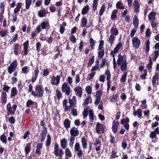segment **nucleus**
Wrapping results in <instances>:
<instances>
[{
	"label": "nucleus",
	"mask_w": 159,
	"mask_h": 159,
	"mask_svg": "<svg viewBox=\"0 0 159 159\" xmlns=\"http://www.w3.org/2000/svg\"><path fill=\"white\" fill-rule=\"evenodd\" d=\"M127 57L125 55H122L119 54L118 55L117 60V64L120 66V70L122 71H125L127 70Z\"/></svg>",
	"instance_id": "nucleus-1"
},
{
	"label": "nucleus",
	"mask_w": 159,
	"mask_h": 159,
	"mask_svg": "<svg viewBox=\"0 0 159 159\" xmlns=\"http://www.w3.org/2000/svg\"><path fill=\"white\" fill-rule=\"evenodd\" d=\"M53 153L56 157H61L64 154L62 150L59 148L58 144L57 143H55L54 145V151Z\"/></svg>",
	"instance_id": "nucleus-2"
},
{
	"label": "nucleus",
	"mask_w": 159,
	"mask_h": 159,
	"mask_svg": "<svg viewBox=\"0 0 159 159\" xmlns=\"http://www.w3.org/2000/svg\"><path fill=\"white\" fill-rule=\"evenodd\" d=\"M159 134V127H157L153 131H151L150 134V137L152 139V142L156 143L157 142V134Z\"/></svg>",
	"instance_id": "nucleus-3"
},
{
	"label": "nucleus",
	"mask_w": 159,
	"mask_h": 159,
	"mask_svg": "<svg viewBox=\"0 0 159 159\" xmlns=\"http://www.w3.org/2000/svg\"><path fill=\"white\" fill-rule=\"evenodd\" d=\"M61 90L63 93H65V94L68 96H69L72 92L70 86L66 83H65L62 84Z\"/></svg>",
	"instance_id": "nucleus-4"
},
{
	"label": "nucleus",
	"mask_w": 159,
	"mask_h": 159,
	"mask_svg": "<svg viewBox=\"0 0 159 159\" xmlns=\"http://www.w3.org/2000/svg\"><path fill=\"white\" fill-rule=\"evenodd\" d=\"M74 149L75 151L76 152V154L79 157V158L81 159L83 154V152L82 149H80V145L79 142H77L75 144Z\"/></svg>",
	"instance_id": "nucleus-5"
},
{
	"label": "nucleus",
	"mask_w": 159,
	"mask_h": 159,
	"mask_svg": "<svg viewBox=\"0 0 159 159\" xmlns=\"http://www.w3.org/2000/svg\"><path fill=\"white\" fill-rule=\"evenodd\" d=\"M17 66V62L16 60H14L11 64L10 66L7 68L9 73L11 74L16 69Z\"/></svg>",
	"instance_id": "nucleus-6"
},
{
	"label": "nucleus",
	"mask_w": 159,
	"mask_h": 159,
	"mask_svg": "<svg viewBox=\"0 0 159 159\" xmlns=\"http://www.w3.org/2000/svg\"><path fill=\"white\" fill-rule=\"evenodd\" d=\"M60 76L59 75H57L56 76H52L51 78V84L52 85L57 86L60 83Z\"/></svg>",
	"instance_id": "nucleus-7"
},
{
	"label": "nucleus",
	"mask_w": 159,
	"mask_h": 159,
	"mask_svg": "<svg viewBox=\"0 0 159 159\" xmlns=\"http://www.w3.org/2000/svg\"><path fill=\"white\" fill-rule=\"evenodd\" d=\"M17 108V105H14L11 107L10 103H8L7 105V108L8 113L9 114H14Z\"/></svg>",
	"instance_id": "nucleus-8"
},
{
	"label": "nucleus",
	"mask_w": 159,
	"mask_h": 159,
	"mask_svg": "<svg viewBox=\"0 0 159 159\" xmlns=\"http://www.w3.org/2000/svg\"><path fill=\"white\" fill-rule=\"evenodd\" d=\"M133 46L135 48H139L141 43V41L137 37H135L132 39Z\"/></svg>",
	"instance_id": "nucleus-9"
},
{
	"label": "nucleus",
	"mask_w": 159,
	"mask_h": 159,
	"mask_svg": "<svg viewBox=\"0 0 159 159\" xmlns=\"http://www.w3.org/2000/svg\"><path fill=\"white\" fill-rule=\"evenodd\" d=\"M35 90L37 92L38 97L41 98L43 97L44 93V91L41 85H37L35 88Z\"/></svg>",
	"instance_id": "nucleus-10"
},
{
	"label": "nucleus",
	"mask_w": 159,
	"mask_h": 159,
	"mask_svg": "<svg viewBox=\"0 0 159 159\" xmlns=\"http://www.w3.org/2000/svg\"><path fill=\"white\" fill-rule=\"evenodd\" d=\"M103 125L101 124L99 122H98L96 125L95 129L96 132L99 134L100 132L103 133L104 128L103 127Z\"/></svg>",
	"instance_id": "nucleus-11"
},
{
	"label": "nucleus",
	"mask_w": 159,
	"mask_h": 159,
	"mask_svg": "<svg viewBox=\"0 0 159 159\" xmlns=\"http://www.w3.org/2000/svg\"><path fill=\"white\" fill-rule=\"evenodd\" d=\"M74 91L75 94L80 97H81L82 96L83 91L82 87L80 86L76 87L74 89Z\"/></svg>",
	"instance_id": "nucleus-12"
},
{
	"label": "nucleus",
	"mask_w": 159,
	"mask_h": 159,
	"mask_svg": "<svg viewBox=\"0 0 159 159\" xmlns=\"http://www.w3.org/2000/svg\"><path fill=\"white\" fill-rule=\"evenodd\" d=\"M105 74L107 76L106 80L107 81V87H111V81L110 80L111 75L109 70L107 69L105 72Z\"/></svg>",
	"instance_id": "nucleus-13"
},
{
	"label": "nucleus",
	"mask_w": 159,
	"mask_h": 159,
	"mask_svg": "<svg viewBox=\"0 0 159 159\" xmlns=\"http://www.w3.org/2000/svg\"><path fill=\"white\" fill-rule=\"evenodd\" d=\"M38 27L40 28L41 32L42 29L44 30L47 28H49V23L48 21L43 22L37 26Z\"/></svg>",
	"instance_id": "nucleus-14"
},
{
	"label": "nucleus",
	"mask_w": 159,
	"mask_h": 159,
	"mask_svg": "<svg viewBox=\"0 0 159 159\" xmlns=\"http://www.w3.org/2000/svg\"><path fill=\"white\" fill-rule=\"evenodd\" d=\"M70 134L71 136H73L74 138L78 136L79 134V132L78 129L75 127L71 128L70 130Z\"/></svg>",
	"instance_id": "nucleus-15"
},
{
	"label": "nucleus",
	"mask_w": 159,
	"mask_h": 159,
	"mask_svg": "<svg viewBox=\"0 0 159 159\" xmlns=\"http://www.w3.org/2000/svg\"><path fill=\"white\" fill-rule=\"evenodd\" d=\"M133 115L135 116H137L139 118H141L142 116V111L141 109H138L135 110V108L133 112Z\"/></svg>",
	"instance_id": "nucleus-16"
},
{
	"label": "nucleus",
	"mask_w": 159,
	"mask_h": 159,
	"mask_svg": "<svg viewBox=\"0 0 159 159\" xmlns=\"http://www.w3.org/2000/svg\"><path fill=\"white\" fill-rule=\"evenodd\" d=\"M0 99L1 103L4 104H5L6 103L7 100V96L6 92L3 91L2 92Z\"/></svg>",
	"instance_id": "nucleus-17"
},
{
	"label": "nucleus",
	"mask_w": 159,
	"mask_h": 159,
	"mask_svg": "<svg viewBox=\"0 0 159 159\" xmlns=\"http://www.w3.org/2000/svg\"><path fill=\"white\" fill-rule=\"evenodd\" d=\"M112 129L113 132L116 134L117 131V129L119 125V122L118 121L116 122L113 121L112 122Z\"/></svg>",
	"instance_id": "nucleus-18"
},
{
	"label": "nucleus",
	"mask_w": 159,
	"mask_h": 159,
	"mask_svg": "<svg viewBox=\"0 0 159 159\" xmlns=\"http://www.w3.org/2000/svg\"><path fill=\"white\" fill-rule=\"evenodd\" d=\"M122 46V43L119 42L114 48L113 50L112 51L114 53H117L119 52V50L121 49Z\"/></svg>",
	"instance_id": "nucleus-19"
},
{
	"label": "nucleus",
	"mask_w": 159,
	"mask_h": 159,
	"mask_svg": "<svg viewBox=\"0 0 159 159\" xmlns=\"http://www.w3.org/2000/svg\"><path fill=\"white\" fill-rule=\"evenodd\" d=\"M39 71L37 68H36V69L34 70V74L33 75L31 80V82L32 83H33L35 82L36 80L39 75Z\"/></svg>",
	"instance_id": "nucleus-20"
},
{
	"label": "nucleus",
	"mask_w": 159,
	"mask_h": 159,
	"mask_svg": "<svg viewBox=\"0 0 159 159\" xmlns=\"http://www.w3.org/2000/svg\"><path fill=\"white\" fill-rule=\"evenodd\" d=\"M139 20L138 17L136 15H135L134 16L133 21V25L134 26V28L137 29L138 28L139 24Z\"/></svg>",
	"instance_id": "nucleus-21"
},
{
	"label": "nucleus",
	"mask_w": 159,
	"mask_h": 159,
	"mask_svg": "<svg viewBox=\"0 0 159 159\" xmlns=\"http://www.w3.org/2000/svg\"><path fill=\"white\" fill-rule=\"evenodd\" d=\"M29 41L27 40L23 43L24 55H27L28 52V49L29 47Z\"/></svg>",
	"instance_id": "nucleus-22"
},
{
	"label": "nucleus",
	"mask_w": 159,
	"mask_h": 159,
	"mask_svg": "<svg viewBox=\"0 0 159 159\" xmlns=\"http://www.w3.org/2000/svg\"><path fill=\"white\" fill-rule=\"evenodd\" d=\"M67 140L64 138L60 140V144L61 148L63 149H65L67 146Z\"/></svg>",
	"instance_id": "nucleus-23"
},
{
	"label": "nucleus",
	"mask_w": 159,
	"mask_h": 159,
	"mask_svg": "<svg viewBox=\"0 0 159 159\" xmlns=\"http://www.w3.org/2000/svg\"><path fill=\"white\" fill-rule=\"evenodd\" d=\"M76 98L74 96L73 97L72 99H70L69 100V103L70 106L75 107V106L76 104Z\"/></svg>",
	"instance_id": "nucleus-24"
},
{
	"label": "nucleus",
	"mask_w": 159,
	"mask_h": 159,
	"mask_svg": "<svg viewBox=\"0 0 159 159\" xmlns=\"http://www.w3.org/2000/svg\"><path fill=\"white\" fill-rule=\"evenodd\" d=\"M81 142L83 149H86L87 146V141L86 139L84 137H82L81 139Z\"/></svg>",
	"instance_id": "nucleus-25"
},
{
	"label": "nucleus",
	"mask_w": 159,
	"mask_h": 159,
	"mask_svg": "<svg viewBox=\"0 0 159 159\" xmlns=\"http://www.w3.org/2000/svg\"><path fill=\"white\" fill-rule=\"evenodd\" d=\"M47 13V11H46L44 9H42L39 11L38 14L39 17L42 18L45 17V15Z\"/></svg>",
	"instance_id": "nucleus-26"
},
{
	"label": "nucleus",
	"mask_w": 159,
	"mask_h": 159,
	"mask_svg": "<svg viewBox=\"0 0 159 159\" xmlns=\"http://www.w3.org/2000/svg\"><path fill=\"white\" fill-rule=\"evenodd\" d=\"M156 13L154 11H152L148 15V19L149 20L154 21L155 20V16Z\"/></svg>",
	"instance_id": "nucleus-27"
},
{
	"label": "nucleus",
	"mask_w": 159,
	"mask_h": 159,
	"mask_svg": "<svg viewBox=\"0 0 159 159\" xmlns=\"http://www.w3.org/2000/svg\"><path fill=\"white\" fill-rule=\"evenodd\" d=\"M17 93L18 91L16 88L14 87L12 88L11 90V98H12L15 97L17 94Z\"/></svg>",
	"instance_id": "nucleus-28"
},
{
	"label": "nucleus",
	"mask_w": 159,
	"mask_h": 159,
	"mask_svg": "<svg viewBox=\"0 0 159 159\" xmlns=\"http://www.w3.org/2000/svg\"><path fill=\"white\" fill-rule=\"evenodd\" d=\"M31 143H28L26 144V146L25 148V151L26 154L29 153L31 150Z\"/></svg>",
	"instance_id": "nucleus-29"
},
{
	"label": "nucleus",
	"mask_w": 159,
	"mask_h": 159,
	"mask_svg": "<svg viewBox=\"0 0 159 159\" xmlns=\"http://www.w3.org/2000/svg\"><path fill=\"white\" fill-rule=\"evenodd\" d=\"M75 139V138L74 136H70L68 140L69 141V146L71 148H72L73 147Z\"/></svg>",
	"instance_id": "nucleus-30"
},
{
	"label": "nucleus",
	"mask_w": 159,
	"mask_h": 159,
	"mask_svg": "<svg viewBox=\"0 0 159 159\" xmlns=\"http://www.w3.org/2000/svg\"><path fill=\"white\" fill-rule=\"evenodd\" d=\"M22 3L21 2H18L16 5V8L14 10V13L16 14L19 11L21 7Z\"/></svg>",
	"instance_id": "nucleus-31"
},
{
	"label": "nucleus",
	"mask_w": 159,
	"mask_h": 159,
	"mask_svg": "<svg viewBox=\"0 0 159 159\" xmlns=\"http://www.w3.org/2000/svg\"><path fill=\"white\" fill-rule=\"evenodd\" d=\"M134 7L135 12H138L139 10V5L138 2L135 0L134 2Z\"/></svg>",
	"instance_id": "nucleus-32"
},
{
	"label": "nucleus",
	"mask_w": 159,
	"mask_h": 159,
	"mask_svg": "<svg viewBox=\"0 0 159 159\" xmlns=\"http://www.w3.org/2000/svg\"><path fill=\"white\" fill-rule=\"evenodd\" d=\"M70 121L68 119H66L64 122V125L66 129H69L70 126Z\"/></svg>",
	"instance_id": "nucleus-33"
},
{
	"label": "nucleus",
	"mask_w": 159,
	"mask_h": 159,
	"mask_svg": "<svg viewBox=\"0 0 159 159\" xmlns=\"http://www.w3.org/2000/svg\"><path fill=\"white\" fill-rule=\"evenodd\" d=\"M111 34H113L114 35H117L119 33L118 29L116 28H112L110 29Z\"/></svg>",
	"instance_id": "nucleus-34"
},
{
	"label": "nucleus",
	"mask_w": 159,
	"mask_h": 159,
	"mask_svg": "<svg viewBox=\"0 0 159 159\" xmlns=\"http://www.w3.org/2000/svg\"><path fill=\"white\" fill-rule=\"evenodd\" d=\"M30 68L28 66H25L21 69V72L24 74L28 73L30 71Z\"/></svg>",
	"instance_id": "nucleus-35"
},
{
	"label": "nucleus",
	"mask_w": 159,
	"mask_h": 159,
	"mask_svg": "<svg viewBox=\"0 0 159 159\" xmlns=\"http://www.w3.org/2000/svg\"><path fill=\"white\" fill-rule=\"evenodd\" d=\"M123 71L124 72V73L120 79V81L121 82H125L128 73V72L126 70Z\"/></svg>",
	"instance_id": "nucleus-36"
},
{
	"label": "nucleus",
	"mask_w": 159,
	"mask_h": 159,
	"mask_svg": "<svg viewBox=\"0 0 159 159\" xmlns=\"http://www.w3.org/2000/svg\"><path fill=\"white\" fill-rule=\"evenodd\" d=\"M89 10V7L88 5H86L82 10V14L84 15L87 14Z\"/></svg>",
	"instance_id": "nucleus-37"
},
{
	"label": "nucleus",
	"mask_w": 159,
	"mask_h": 159,
	"mask_svg": "<svg viewBox=\"0 0 159 159\" xmlns=\"http://www.w3.org/2000/svg\"><path fill=\"white\" fill-rule=\"evenodd\" d=\"M18 37V34H14L11 39L9 40V42L10 44H12L13 43L15 42L17 39Z\"/></svg>",
	"instance_id": "nucleus-38"
},
{
	"label": "nucleus",
	"mask_w": 159,
	"mask_h": 159,
	"mask_svg": "<svg viewBox=\"0 0 159 159\" xmlns=\"http://www.w3.org/2000/svg\"><path fill=\"white\" fill-rule=\"evenodd\" d=\"M67 25L66 23L65 22H63L62 24L60 25V32L61 34L64 33L65 31V27Z\"/></svg>",
	"instance_id": "nucleus-39"
},
{
	"label": "nucleus",
	"mask_w": 159,
	"mask_h": 159,
	"mask_svg": "<svg viewBox=\"0 0 159 159\" xmlns=\"http://www.w3.org/2000/svg\"><path fill=\"white\" fill-rule=\"evenodd\" d=\"M89 116L91 120L90 121L91 122H93L95 119V116H94V114L93 113V111L92 109H90L89 110Z\"/></svg>",
	"instance_id": "nucleus-40"
},
{
	"label": "nucleus",
	"mask_w": 159,
	"mask_h": 159,
	"mask_svg": "<svg viewBox=\"0 0 159 159\" xmlns=\"http://www.w3.org/2000/svg\"><path fill=\"white\" fill-rule=\"evenodd\" d=\"M115 39V37L113 34H111L109 39L108 42L111 45L114 43V41Z\"/></svg>",
	"instance_id": "nucleus-41"
},
{
	"label": "nucleus",
	"mask_w": 159,
	"mask_h": 159,
	"mask_svg": "<svg viewBox=\"0 0 159 159\" xmlns=\"http://www.w3.org/2000/svg\"><path fill=\"white\" fill-rule=\"evenodd\" d=\"M40 32V30L39 27H37L35 29V31H34L31 34V36L32 37H34L38 33Z\"/></svg>",
	"instance_id": "nucleus-42"
},
{
	"label": "nucleus",
	"mask_w": 159,
	"mask_h": 159,
	"mask_svg": "<svg viewBox=\"0 0 159 159\" xmlns=\"http://www.w3.org/2000/svg\"><path fill=\"white\" fill-rule=\"evenodd\" d=\"M66 157H71L72 156V154L69 148L66 149L65 152Z\"/></svg>",
	"instance_id": "nucleus-43"
},
{
	"label": "nucleus",
	"mask_w": 159,
	"mask_h": 159,
	"mask_svg": "<svg viewBox=\"0 0 159 159\" xmlns=\"http://www.w3.org/2000/svg\"><path fill=\"white\" fill-rule=\"evenodd\" d=\"M94 56H92L89 59V62L87 64V67H90L93 64L94 61Z\"/></svg>",
	"instance_id": "nucleus-44"
},
{
	"label": "nucleus",
	"mask_w": 159,
	"mask_h": 159,
	"mask_svg": "<svg viewBox=\"0 0 159 159\" xmlns=\"http://www.w3.org/2000/svg\"><path fill=\"white\" fill-rule=\"evenodd\" d=\"M101 138V137L100 136H99L98 138L97 139L95 140V142L94 145L97 146H101V142L100 140V139Z\"/></svg>",
	"instance_id": "nucleus-45"
},
{
	"label": "nucleus",
	"mask_w": 159,
	"mask_h": 159,
	"mask_svg": "<svg viewBox=\"0 0 159 159\" xmlns=\"http://www.w3.org/2000/svg\"><path fill=\"white\" fill-rule=\"evenodd\" d=\"M119 155H118L117 153L114 151H111V155L110 157V159L112 158H116L118 157Z\"/></svg>",
	"instance_id": "nucleus-46"
},
{
	"label": "nucleus",
	"mask_w": 159,
	"mask_h": 159,
	"mask_svg": "<svg viewBox=\"0 0 159 159\" xmlns=\"http://www.w3.org/2000/svg\"><path fill=\"white\" fill-rule=\"evenodd\" d=\"M81 23L82 24V26L83 27H85L87 25V19L85 17H83L81 20Z\"/></svg>",
	"instance_id": "nucleus-47"
},
{
	"label": "nucleus",
	"mask_w": 159,
	"mask_h": 159,
	"mask_svg": "<svg viewBox=\"0 0 159 159\" xmlns=\"http://www.w3.org/2000/svg\"><path fill=\"white\" fill-rule=\"evenodd\" d=\"M51 142V137L49 134L47 135V139L46 140V146H49L50 145Z\"/></svg>",
	"instance_id": "nucleus-48"
},
{
	"label": "nucleus",
	"mask_w": 159,
	"mask_h": 159,
	"mask_svg": "<svg viewBox=\"0 0 159 159\" xmlns=\"http://www.w3.org/2000/svg\"><path fill=\"white\" fill-rule=\"evenodd\" d=\"M150 42L149 40H147L145 42V51L146 52H148L150 50Z\"/></svg>",
	"instance_id": "nucleus-49"
},
{
	"label": "nucleus",
	"mask_w": 159,
	"mask_h": 159,
	"mask_svg": "<svg viewBox=\"0 0 159 159\" xmlns=\"http://www.w3.org/2000/svg\"><path fill=\"white\" fill-rule=\"evenodd\" d=\"M158 51H155L154 52L153 57L152 59L154 61H156L158 55H159Z\"/></svg>",
	"instance_id": "nucleus-50"
},
{
	"label": "nucleus",
	"mask_w": 159,
	"mask_h": 159,
	"mask_svg": "<svg viewBox=\"0 0 159 159\" xmlns=\"http://www.w3.org/2000/svg\"><path fill=\"white\" fill-rule=\"evenodd\" d=\"M25 7L27 10L29 8L32 3V0H25Z\"/></svg>",
	"instance_id": "nucleus-51"
},
{
	"label": "nucleus",
	"mask_w": 159,
	"mask_h": 159,
	"mask_svg": "<svg viewBox=\"0 0 159 159\" xmlns=\"http://www.w3.org/2000/svg\"><path fill=\"white\" fill-rule=\"evenodd\" d=\"M118 11L116 10H114L113 11L111 16V18L112 19H114L117 17V14Z\"/></svg>",
	"instance_id": "nucleus-52"
},
{
	"label": "nucleus",
	"mask_w": 159,
	"mask_h": 159,
	"mask_svg": "<svg viewBox=\"0 0 159 159\" xmlns=\"http://www.w3.org/2000/svg\"><path fill=\"white\" fill-rule=\"evenodd\" d=\"M116 6L117 8L121 9H125L124 7L123 6V3L120 2H118L116 4Z\"/></svg>",
	"instance_id": "nucleus-53"
},
{
	"label": "nucleus",
	"mask_w": 159,
	"mask_h": 159,
	"mask_svg": "<svg viewBox=\"0 0 159 159\" xmlns=\"http://www.w3.org/2000/svg\"><path fill=\"white\" fill-rule=\"evenodd\" d=\"M142 104L141 105V107L142 109H146L147 107V105L146 104L147 101L145 99L141 101Z\"/></svg>",
	"instance_id": "nucleus-54"
},
{
	"label": "nucleus",
	"mask_w": 159,
	"mask_h": 159,
	"mask_svg": "<svg viewBox=\"0 0 159 159\" xmlns=\"http://www.w3.org/2000/svg\"><path fill=\"white\" fill-rule=\"evenodd\" d=\"M150 111L149 109H147L144 111L143 114L145 117H147V119H149L150 115Z\"/></svg>",
	"instance_id": "nucleus-55"
},
{
	"label": "nucleus",
	"mask_w": 159,
	"mask_h": 159,
	"mask_svg": "<svg viewBox=\"0 0 159 159\" xmlns=\"http://www.w3.org/2000/svg\"><path fill=\"white\" fill-rule=\"evenodd\" d=\"M98 50L100 51L98 53V57L100 59H101L104 56L105 54L104 50L103 49Z\"/></svg>",
	"instance_id": "nucleus-56"
},
{
	"label": "nucleus",
	"mask_w": 159,
	"mask_h": 159,
	"mask_svg": "<svg viewBox=\"0 0 159 159\" xmlns=\"http://www.w3.org/2000/svg\"><path fill=\"white\" fill-rule=\"evenodd\" d=\"M95 72H92L90 74H89L88 75L87 77L86 78V80H90L94 77Z\"/></svg>",
	"instance_id": "nucleus-57"
},
{
	"label": "nucleus",
	"mask_w": 159,
	"mask_h": 159,
	"mask_svg": "<svg viewBox=\"0 0 159 159\" xmlns=\"http://www.w3.org/2000/svg\"><path fill=\"white\" fill-rule=\"evenodd\" d=\"M19 45L18 44H16L15 45L14 47V53L16 55H18V51L19 50Z\"/></svg>",
	"instance_id": "nucleus-58"
},
{
	"label": "nucleus",
	"mask_w": 159,
	"mask_h": 159,
	"mask_svg": "<svg viewBox=\"0 0 159 159\" xmlns=\"http://www.w3.org/2000/svg\"><path fill=\"white\" fill-rule=\"evenodd\" d=\"M92 99L90 96H88L87 98L85 99L84 102H83V105H88L90 102L91 101Z\"/></svg>",
	"instance_id": "nucleus-59"
},
{
	"label": "nucleus",
	"mask_w": 159,
	"mask_h": 159,
	"mask_svg": "<svg viewBox=\"0 0 159 159\" xmlns=\"http://www.w3.org/2000/svg\"><path fill=\"white\" fill-rule=\"evenodd\" d=\"M0 139L3 142V143H7V137L4 134H3L1 135L0 137Z\"/></svg>",
	"instance_id": "nucleus-60"
},
{
	"label": "nucleus",
	"mask_w": 159,
	"mask_h": 159,
	"mask_svg": "<svg viewBox=\"0 0 159 159\" xmlns=\"http://www.w3.org/2000/svg\"><path fill=\"white\" fill-rule=\"evenodd\" d=\"M10 88L11 87L10 86H9L6 84H4L3 85L2 89L4 91H5L6 92V93H8Z\"/></svg>",
	"instance_id": "nucleus-61"
},
{
	"label": "nucleus",
	"mask_w": 159,
	"mask_h": 159,
	"mask_svg": "<svg viewBox=\"0 0 159 159\" xmlns=\"http://www.w3.org/2000/svg\"><path fill=\"white\" fill-rule=\"evenodd\" d=\"M93 10L95 11L97 10V7L98 5V2L97 0H93Z\"/></svg>",
	"instance_id": "nucleus-62"
},
{
	"label": "nucleus",
	"mask_w": 159,
	"mask_h": 159,
	"mask_svg": "<svg viewBox=\"0 0 159 159\" xmlns=\"http://www.w3.org/2000/svg\"><path fill=\"white\" fill-rule=\"evenodd\" d=\"M56 97L57 99H60L62 98V94L61 92L59 91L58 89L56 90Z\"/></svg>",
	"instance_id": "nucleus-63"
},
{
	"label": "nucleus",
	"mask_w": 159,
	"mask_h": 159,
	"mask_svg": "<svg viewBox=\"0 0 159 159\" xmlns=\"http://www.w3.org/2000/svg\"><path fill=\"white\" fill-rule=\"evenodd\" d=\"M85 90L88 94H91L92 93V87L89 86H87L85 89Z\"/></svg>",
	"instance_id": "nucleus-64"
}]
</instances>
